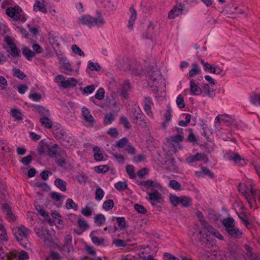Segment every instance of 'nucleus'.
<instances>
[{
  "instance_id": "1",
  "label": "nucleus",
  "mask_w": 260,
  "mask_h": 260,
  "mask_svg": "<svg viewBox=\"0 0 260 260\" xmlns=\"http://www.w3.org/2000/svg\"><path fill=\"white\" fill-rule=\"evenodd\" d=\"M220 125H224L231 129H239L240 127L235 122L232 116L226 114H219L215 119V126L219 128Z\"/></svg>"
},
{
  "instance_id": "2",
  "label": "nucleus",
  "mask_w": 260,
  "mask_h": 260,
  "mask_svg": "<svg viewBox=\"0 0 260 260\" xmlns=\"http://www.w3.org/2000/svg\"><path fill=\"white\" fill-rule=\"evenodd\" d=\"M222 224L228 234L233 238L240 239L243 235L241 231L235 226L234 220L227 217L223 220Z\"/></svg>"
},
{
  "instance_id": "3",
  "label": "nucleus",
  "mask_w": 260,
  "mask_h": 260,
  "mask_svg": "<svg viewBox=\"0 0 260 260\" xmlns=\"http://www.w3.org/2000/svg\"><path fill=\"white\" fill-rule=\"evenodd\" d=\"M78 23L86 25L91 27L95 25L101 26L104 23V21L101 17L94 18L90 15H84L79 19Z\"/></svg>"
},
{
  "instance_id": "4",
  "label": "nucleus",
  "mask_w": 260,
  "mask_h": 260,
  "mask_svg": "<svg viewBox=\"0 0 260 260\" xmlns=\"http://www.w3.org/2000/svg\"><path fill=\"white\" fill-rule=\"evenodd\" d=\"M6 14L8 16L13 18L14 20L24 22L26 20L25 14L22 12V10L18 6L8 8L6 10Z\"/></svg>"
},
{
  "instance_id": "5",
  "label": "nucleus",
  "mask_w": 260,
  "mask_h": 260,
  "mask_svg": "<svg viewBox=\"0 0 260 260\" xmlns=\"http://www.w3.org/2000/svg\"><path fill=\"white\" fill-rule=\"evenodd\" d=\"M34 231L38 237L43 240L45 246L47 247H51L52 245V237L48 230L41 227V228H35Z\"/></svg>"
},
{
  "instance_id": "6",
  "label": "nucleus",
  "mask_w": 260,
  "mask_h": 260,
  "mask_svg": "<svg viewBox=\"0 0 260 260\" xmlns=\"http://www.w3.org/2000/svg\"><path fill=\"white\" fill-rule=\"evenodd\" d=\"M204 229L202 231L199 230L200 241L203 243H210L212 240V237L214 234V230L212 226L207 224L203 226Z\"/></svg>"
},
{
  "instance_id": "7",
  "label": "nucleus",
  "mask_w": 260,
  "mask_h": 260,
  "mask_svg": "<svg viewBox=\"0 0 260 260\" xmlns=\"http://www.w3.org/2000/svg\"><path fill=\"white\" fill-rule=\"evenodd\" d=\"M133 118V122L144 128L147 126L148 119L139 108L132 111Z\"/></svg>"
},
{
  "instance_id": "8",
  "label": "nucleus",
  "mask_w": 260,
  "mask_h": 260,
  "mask_svg": "<svg viewBox=\"0 0 260 260\" xmlns=\"http://www.w3.org/2000/svg\"><path fill=\"white\" fill-rule=\"evenodd\" d=\"M14 235L17 241H18L21 245H23L21 241L24 239H26L29 234V230L23 225H20L16 227L13 229Z\"/></svg>"
},
{
  "instance_id": "9",
  "label": "nucleus",
  "mask_w": 260,
  "mask_h": 260,
  "mask_svg": "<svg viewBox=\"0 0 260 260\" xmlns=\"http://www.w3.org/2000/svg\"><path fill=\"white\" fill-rule=\"evenodd\" d=\"M5 41L9 45L10 52L13 57H16L20 56V50L17 47L16 44L13 42L12 38L9 36L5 37Z\"/></svg>"
},
{
  "instance_id": "10",
  "label": "nucleus",
  "mask_w": 260,
  "mask_h": 260,
  "mask_svg": "<svg viewBox=\"0 0 260 260\" xmlns=\"http://www.w3.org/2000/svg\"><path fill=\"white\" fill-rule=\"evenodd\" d=\"M184 9V5L179 3L173 7V8L169 12L168 18L172 19L176 17L181 15L182 11Z\"/></svg>"
},
{
  "instance_id": "11",
  "label": "nucleus",
  "mask_w": 260,
  "mask_h": 260,
  "mask_svg": "<svg viewBox=\"0 0 260 260\" xmlns=\"http://www.w3.org/2000/svg\"><path fill=\"white\" fill-rule=\"evenodd\" d=\"M149 77L150 78L149 80V84L152 83L153 86H157L159 81L162 80L160 71L159 70L153 71L149 72Z\"/></svg>"
},
{
  "instance_id": "12",
  "label": "nucleus",
  "mask_w": 260,
  "mask_h": 260,
  "mask_svg": "<svg viewBox=\"0 0 260 260\" xmlns=\"http://www.w3.org/2000/svg\"><path fill=\"white\" fill-rule=\"evenodd\" d=\"M144 110L147 115L152 117L153 113L151 111V107L154 104L152 99L150 96H145L143 100Z\"/></svg>"
},
{
  "instance_id": "13",
  "label": "nucleus",
  "mask_w": 260,
  "mask_h": 260,
  "mask_svg": "<svg viewBox=\"0 0 260 260\" xmlns=\"http://www.w3.org/2000/svg\"><path fill=\"white\" fill-rule=\"evenodd\" d=\"M59 59L60 61H62V64L59 67V68L62 70L61 72L68 75H71L73 72L71 65L69 62H66L67 60L66 58L59 57Z\"/></svg>"
},
{
  "instance_id": "14",
  "label": "nucleus",
  "mask_w": 260,
  "mask_h": 260,
  "mask_svg": "<svg viewBox=\"0 0 260 260\" xmlns=\"http://www.w3.org/2000/svg\"><path fill=\"white\" fill-rule=\"evenodd\" d=\"M66 153L63 150H60L56 155L54 158H55V162L59 167H63L66 165Z\"/></svg>"
},
{
  "instance_id": "15",
  "label": "nucleus",
  "mask_w": 260,
  "mask_h": 260,
  "mask_svg": "<svg viewBox=\"0 0 260 260\" xmlns=\"http://www.w3.org/2000/svg\"><path fill=\"white\" fill-rule=\"evenodd\" d=\"M72 237L70 235H67L64 237V244L62 245L61 250L69 253L73 249L72 245Z\"/></svg>"
},
{
  "instance_id": "16",
  "label": "nucleus",
  "mask_w": 260,
  "mask_h": 260,
  "mask_svg": "<svg viewBox=\"0 0 260 260\" xmlns=\"http://www.w3.org/2000/svg\"><path fill=\"white\" fill-rule=\"evenodd\" d=\"M78 83L77 80L74 78H69L67 80L61 81L59 85L64 88L75 87Z\"/></svg>"
},
{
  "instance_id": "17",
  "label": "nucleus",
  "mask_w": 260,
  "mask_h": 260,
  "mask_svg": "<svg viewBox=\"0 0 260 260\" xmlns=\"http://www.w3.org/2000/svg\"><path fill=\"white\" fill-rule=\"evenodd\" d=\"M2 209L4 212H6L7 218L9 221H14L16 220V217L14 215L11 208L7 203L2 205Z\"/></svg>"
},
{
  "instance_id": "18",
  "label": "nucleus",
  "mask_w": 260,
  "mask_h": 260,
  "mask_svg": "<svg viewBox=\"0 0 260 260\" xmlns=\"http://www.w3.org/2000/svg\"><path fill=\"white\" fill-rule=\"evenodd\" d=\"M183 140V136L181 134H177L167 138L168 143L173 146L181 142Z\"/></svg>"
},
{
  "instance_id": "19",
  "label": "nucleus",
  "mask_w": 260,
  "mask_h": 260,
  "mask_svg": "<svg viewBox=\"0 0 260 260\" xmlns=\"http://www.w3.org/2000/svg\"><path fill=\"white\" fill-rule=\"evenodd\" d=\"M189 84L190 94L198 95L202 93V89L198 86L193 79L190 80Z\"/></svg>"
},
{
  "instance_id": "20",
  "label": "nucleus",
  "mask_w": 260,
  "mask_h": 260,
  "mask_svg": "<svg viewBox=\"0 0 260 260\" xmlns=\"http://www.w3.org/2000/svg\"><path fill=\"white\" fill-rule=\"evenodd\" d=\"M129 12L131 13V16L127 24V27L129 29H132L133 28L135 20L137 18V14L136 11L133 7H131L129 8Z\"/></svg>"
},
{
  "instance_id": "21",
  "label": "nucleus",
  "mask_w": 260,
  "mask_h": 260,
  "mask_svg": "<svg viewBox=\"0 0 260 260\" xmlns=\"http://www.w3.org/2000/svg\"><path fill=\"white\" fill-rule=\"evenodd\" d=\"M229 159L233 160L237 163H238L241 166H245L247 164V160L241 157L240 155L238 153H233L229 156Z\"/></svg>"
},
{
  "instance_id": "22",
  "label": "nucleus",
  "mask_w": 260,
  "mask_h": 260,
  "mask_svg": "<svg viewBox=\"0 0 260 260\" xmlns=\"http://www.w3.org/2000/svg\"><path fill=\"white\" fill-rule=\"evenodd\" d=\"M32 110L44 116H47L49 114V111L45 107L38 105H34L32 106Z\"/></svg>"
},
{
  "instance_id": "23",
  "label": "nucleus",
  "mask_w": 260,
  "mask_h": 260,
  "mask_svg": "<svg viewBox=\"0 0 260 260\" xmlns=\"http://www.w3.org/2000/svg\"><path fill=\"white\" fill-rule=\"evenodd\" d=\"M139 184L141 186H146L147 187H155V188H159V187H161L160 184L159 183H158V182H157L155 181L150 180L141 181Z\"/></svg>"
},
{
  "instance_id": "24",
  "label": "nucleus",
  "mask_w": 260,
  "mask_h": 260,
  "mask_svg": "<svg viewBox=\"0 0 260 260\" xmlns=\"http://www.w3.org/2000/svg\"><path fill=\"white\" fill-rule=\"evenodd\" d=\"M58 145L57 144H53L52 146L48 145V154L51 157L54 158L58 155L59 151H58Z\"/></svg>"
},
{
  "instance_id": "25",
  "label": "nucleus",
  "mask_w": 260,
  "mask_h": 260,
  "mask_svg": "<svg viewBox=\"0 0 260 260\" xmlns=\"http://www.w3.org/2000/svg\"><path fill=\"white\" fill-rule=\"evenodd\" d=\"M191 67V69L189 72V76L190 77H193L196 75L201 73V70L196 62L192 63Z\"/></svg>"
},
{
  "instance_id": "26",
  "label": "nucleus",
  "mask_w": 260,
  "mask_h": 260,
  "mask_svg": "<svg viewBox=\"0 0 260 260\" xmlns=\"http://www.w3.org/2000/svg\"><path fill=\"white\" fill-rule=\"evenodd\" d=\"M131 85L128 81H125L121 87V95L124 98H126L129 91H131Z\"/></svg>"
},
{
  "instance_id": "27",
  "label": "nucleus",
  "mask_w": 260,
  "mask_h": 260,
  "mask_svg": "<svg viewBox=\"0 0 260 260\" xmlns=\"http://www.w3.org/2000/svg\"><path fill=\"white\" fill-rule=\"evenodd\" d=\"M149 199L151 201L160 203L161 199V194L158 191L155 190L153 192L149 193Z\"/></svg>"
},
{
  "instance_id": "28",
  "label": "nucleus",
  "mask_w": 260,
  "mask_h": 260,
  "mask_svg": "<svg viewBox=\"0 0 260 260\" xmlns=\"http://www.w3.org/2000/svg\"><path fill=\"white\" fill-rule=\"evenodd\" d=\"M34 10L36 12L39 11L44 13H47V10L43 2H41L39 1H37L35 3Z\"/></svg>"
},
{
  "instance_id": "29",
  "label": "nucleus",
  "mask_w": 260,
  "mask_h": 260,
  "mask_svg": "<svg viewBox=\"0 0 260 260\" xmlns=\"http://www.w3.org/2000/svg\"><path fill=\"white\" fill-rule=\"evenodd\" d=\"M82 115L85 120L88 122H92L93 121L94 118L93 116L90 114L89 110L83 107L82 108Z\"/></svg>"
},
{
  "instance_id": "30",
  "label": "nucleus",
  "mask_w": 260,
  "mask_h": 260,
  "mask_svg": "<svg viewBox=\"0 0 260 260\" xmlns=\"http://www.w3.org/2000/svg\"><path fill=\"white\" fill-rule=\"evenodd\" d=\"M94 157L96 161H101L103 159L104 156L100 149L98 147H94L93 149Z\"/></svg>"
},
{
  "instance_id": "31",
  "label": "nucleus",
  "mask_w": 260,
  "mask_h": 260,
  "mask_svg": "<svg viewBox=\"0 0 260 260\" xmlns=\"http://www.w3.org/2000/svg\"><path fill=\"white\" fill-rule=\"evenodd\" d=\"M172 109L171 108V107L168 105L167 106V110H166V111L165 112V113L164 114V117L165 118V121L163 123V124L164 125V126L167 124H168V122L169 121H170L171 118H172V115H171V113H172Z\"/></svg>"
},
{
  "instance_id": "32",
  "label": "nucleus",
  "mask_w": 260,
  "mask_h": 260,
  "mask_svg": "<svg viewBox=\"0 0 260 260\" xmlns=\"http://www.w3.org/2000/svg\"><path fill=\"white\" fill-rule=\"evenodd\" d=\"M22 53L29 60H31L32 57L35 56V53L27 47L23 48Z\"/></svg>"
},
{
  "instance_id": "33",
  "label": "nucleus",
  "mask_w": 260,
  "mask_h": 260,
  "mask_svg": "<svg viewBox=\"0 0 260 260\" xmlns=\"http://www.w3.org/2000/svg\"><path fill=\"white\" fill-rule=\"evenodd\" d=\"M55 185L62 191H65L67 189L66 182L59 178L56 179Z\"/></svg>"
},
{
  "instance_id": "34",
  "label": "nucleus",
  "mask_w": 260,
  "mask_h": 260,
  "mask_svg": "<svg viewBox=\"0 0 260 260\" xmlns=\"http://www.w3.org/2000/svg\"><path fill=\"white\" fill-rule=\"evenodd\" d=\"M12 71L13 76L19 79L23 80L26 77V75L19 69L13 68Z\"/></svg>"
},
{
  "instance_id": "35",
  "label": "nucleus",
  "mask_w": 260,
  "mask_h": 260,
  "mask_svg": "<svg viewBox=\"0 0 260 260\" xmlns=\"http://www.w3.org/2000/svg\"><path fill=\"white\" fill-rule=\"evenodd\" d=\"M250 102L255 105H260V92H253L250 96Z\"/></svg>"
},
{
  "instance_id": "36",
  "label": "nucleus",
  "mask_w": 260,
  "mask_h": 260,
  "mask_svg": "<svg viewBox=\"0 0 260 260\" xmlns=\"http://www.w3.org/2000/svg\"><path fill=\"white\" fill-rule=\"evenodd\" d=\"M41 124L45 126L46 128H50L53 125L52 121L48 118L44 116L40 119Z\"/></svg>"
},
{
  "instance_id": "37",
  "label": "nucleus",
  "mask_w": 260,
  "mask_h": 260,
  "mask_svg": "<svg viewBox=\"0 0 260 260\" xmlns=\"http://www.w3.org/2000/svg\"><path fill=\"white\" fill-rule=\"evenodd\" d=\"M180 204L184 207H189L191 204V199L188 197H181Z\"/></svg>"
},
{
  "instance_id": "38",
  "label": "nucleus",
  "mask_w": 260,
  "mask_h": 260,
  "mask_svg": "<svg viewBox=\"0 0 260 260\" xmlns=\"http://www.w3.org/2000/svg\"><path fill=\"white\" fill-rule=\"evenodd\" d=\"M106 221L105 216L102 214H99L95 217L94 222L98 225L101 226Z\"/></svg>"
},
{
  "instance_id": "39",
  "label": "nucleus",
  "mask_w": 260,
  "mask_h": 260,
  "mask_svg": "<svg viewBox=\"0 0 260 260\" xmlns=\"http://www.w3.org/2000/svg\"><path fill=\"white\" fill-rule=\"evenodd\" d=\"M114 186L119 191L124 190L127 189V184L126 182L119 181L115 184Z\"/></svg>"
},
{
  "instance_id": "40",
  "label": "nucleus",
  "mask_w": 260,
  "mask_h": 260,
  "mask_svg": "<svg viewBox=\"0 0 260 260\" xmlns=\"http://www.w3.org/2000/svg\"><path fill=\"white\" fill-rule=\"evenodd\" d=\"M114 119V115L111 113L106 114L104 119V123L107 125L110 124Z\"/></svg>"
},
{
  "instance_id": "41",
  "label": "nucleus",
  "mask_w": 260,
  "mask_h": 260,
  "mask_svg": "<svg viewBox=\"0 0 260 260\" xmlns=\"http://www.w3.org/2000/svg\"><path fill=\"white\" fill-rule=\"evenodd\" d=\"M48 145H49L47 143L41 141L39 144V147L38 149L39 154L41 155L44 153L46 150H48Z\"/></svg>"
},
{
  "instance_id": "42",
  "label": "nucleus",
  "mask_w": 260,
  "mask_h": 260,
  "mask_svg": "<svg viewBox=\"0 0 260 260\" xmlns=\"http://www.w3.org/2000/svg\"><path fill=\"white\" fill-rule=\"evenodd\" d=\"M79 227L83 231H85L88 229L89 225L86 221L83 218H80L78 221Z\"/></svg>"
},
{
  "instance_id": "43",
  "label": "nucleus",
  "mask_w": 260,
  "mask_h": 260,
  "mask_svg": "<svg viewBox=\"0 0 260 260\" xmlns=\"http://www.w3.org/2000/svg\"><path fill=\"white\" fill-rule=\"evenodd\" d=\"M11 113L13 117L16 120H19L22 119V114L19 110L16 109H12L11 110Z\"/></svg>"
},
{
  "instance_id": "44",
  "label": "nucleus",
  "mask_w": 260,
  "mask_h": 260,
  "mask_svg": "<svg viewBox=\"0 0 260 260\" xmlns=\"http://www.w3.org/2000/svg\"><path fill=\"white\" fill-rule=\"evenodd\" d=\"M105 97V90L104 88H100L96 92L94 95V98L102 100L104 99Z\"/></svg>"
},
{
  "instance_id": "45",
  "label": "nucleus",
  "mask_w": 260,
  "mask_h": 260,
  "mask_svg": "<svg viewBox=\"0 0 260 260\" xmlns=\"http://www.w3.org/2000/svg\"><path fill=\"white\" fill-rule=\"evenodd\" d=\"M88 68L90 69L91 71H99L101 69V67L97 62L93 63V62L89 61Z\"/></svg>"
},
{
  "instance_id": "46",
  "label": "nucleus",
  "mask_w": 260,
  "mask_h": 260,
  "mask_svg": "<svg viewBox=\"0 0 260 260\" xmlns=\"http://www.w3.org/2000/svg\"><path fill=\"white\" fill-rule=\"evenodd\" d=\"M114 206V202L112 200H108L104 202L103 204V208L108 211L112 209Z\"/></svg>"
},
{
  "instance_id": "47",
  "label": "nucleus",
  "mask_w": 260,
  "mask_h": 260,
  "mask_svg": "<svg viewBox=\"0 0 260 260\" xmlns=\"http://www.w3.org/2000/svg\"><path fill=\"white\" fill-rule=\"evenodd\" d=\"M181 197H178L175 195L171 194L170 196V199L171 204L175 207L180 204Z\"/></svg>"
},
{
  "instance_id": "48",
  "label": "nucleus",
  "mask_w": 260,
  "mask_h": 260,
  "mask_svg": "<svg viewBox=\"0 0 260 260\" xmlns=\"http://www.w3.org/2000/svg\"><path fill=\"white\" fill-rule=\"evenodd\" d=\"M104 192L102 188L98 187L95 190V199L98 201H100L103 198Z\"/></svg>"
},
{
  "instance_id": "49",
  "label": "nucleus",
  "mask_w": 260,
  "mask_h": 260,
  "mask_svg": "<svg viewBox=\"0 0 260 260\" xmlns=\"http://www.w3.org/2000/svg\"><path fill=\"white\" fill-rule=\"evenodd\" d=\"M66 208L68 209H74L75 210H77V205L75 204L72 199H69L67 201Z\"/></svg>"
},
{
  "instance_id": "50",
  "label": "nucleus",
  "mask_w": 260,
  "mask_h": 260,
  "mask_svg": "<svg viewBox=\"0 0 260 260\" xmlns=\"http://www.w3.org/2000/svg\"><path fill=\"white\" fill-rule=\"evenodd\" d=\"M92 233H91L90 236H91L92 242L98 245H102L105 241V240L103 238H99L95 236H92Z\"/></svg>"
},
{
  "instance_id": "51",
  "label": "nucleus",
  "mask_w": 260,
  "mask_h": 260,
  "mask_svg": "<svg viewBox=\"0 0 260 260\" xmlns=\"http://www.w3.org/2000/svg\"><path fill=\"white\" fill-rule=\"evenodd\" d=\"M176 103L178 106V107L182 109L185 107V103L184 102V99L182 95L179 94L176 100Z\"/></svg>"
},
{
  "instance_id": "52",
  "label": "nucleus",
  "mask_w": 260,
  "mask_h": 260,
  "mask_svg": "<svg viewBox=\"0 0 260 260\" xmlns=\"http://www.w3.org/2000/svg\"><path fill=\"white\" fill-rule=\"evenodd\" d=\"M170 186L175 190H180L181 188L180 184L175 180H172L169 183Z\"/></svg>"
},
{
  "instance_id": "53",
  "label": "nucleus",
  "mask_w": 260,
  "mask_h": 260,
  "mask_svg": "<svg viewBox=\"0 0 260 260\" xmlns=\"http://www.w3.org/2000/svg\"><path fill=\"white\" fill-rule=\"evenodd\" d=\"M126 173L128 174L131 178H135L136 177L135 174L134 172V167L132 165H127L126 167Z\"/></svg>"
},
{
  "instance_id": "54",
  "label": "nucleus",
  "mask_w": 260,
  "mask_h": 260,
  "mask_svg": "<svg viewBox=\"0 0 260 260\" xmlns=\"http://www.w3.org/2000/svg\"><path fill=\"white\" fill-rule=\"evenodd\" d=\"M72 49L74 53L78 54L80 56H84V52L81 50V49L76 45H73L72 46Z\"/></svg>"
},
{
  "instance_id": "55",
  "label": "nucleus",
  "mask_w": 260,
  "mask_h": 260,
  "mask_svg": "<svg viewBox=\"0 0 260 260\" xmlns=\"http://www.w3.org/2000/svg\"><path fill=\"white\" fill-rule=\"evenodd\" d=\"M135 209L139 213L145 214L147 210L142 205L136 204L134 205Z\"/></svg>"
},
{
  "instance_id": "56",
  "label": "nucleus",
  "mask_w": 260,
  "mask_h": 260,
  "mask_svg": "<svg viewBox=\"0 0 260 260\" xmlns=\"http://www.w3.org/2000/svg\"><path fill=\"white\" fill-rule=\"evenodd\" d=\"M120 123L123 125L125 128L129 129L131 127V124L126 117L120 118Z\"/></svg>"
},
{
  "instance_id": "57",
  "label": "nucleus",
  "mask_w": 260,
  "mask_h": 260,
  "mask_svg": "<svg viewBox=\"0 0 260 260\" xmlns=\"http://www.w3.org/2000/svg\"><path fill=\"white\" fill-rule=\"evenodd\" d=\"M109 168L106 165H101L95 167V171L98 173H105L108 171Z\"/></svg>"
},
{
  "instance_id": "58",
  "label": "nucleus",
  "mask_w": 260,
  "mask_h": 260,
  "mask_svg": "<svg viewBox=\"0 0 260 260\" xmlns=\"http://www.w3.org/2000/svg\"><path fill=\"white\" fill-rule=\"evenodd\" d=\"M117 222L118 223V224L120 228V229H123L125 228L126 226V223H125V220L124 217H117L116 218Z\"/></svg>"
},
{
  "instance_id": "59",
  "label": "nucleus",
  "mask_w": 260,
  "mask_h": 260,
  "mask_svg": "<svg viewBox=\"0 0 260 260\" xmlns=\"http://www.w3.org/2000/svg\"><path fill=\"white\" fill-rule=\"evenodd\" d=\"M113 243L118 247H125L127 246L125 241L121 239L114 240Z\"/></svg>"
},
{
  "instance_id": "60",
  "label": "nucleus",
  "mask_w": 260,
  "mask_h": 260,
  "mask_svg": "<svg viewBox=\"0 0 260 260\" xmlns=\"http://www.w3.org/2000/svg\"><path fill=\"white\" fill-rule=\"evenodd\" d=\"M191 116L189 114H187L185 117V120H180L179 121V125L181 126H186L190 121Z\"/></svg>"
},
{
  "instance_id": "61",
  "label": "nucleus",
  "mask_w": 260,
  "mask_h": 260,
  "mask_svg": "<svg viewBox=\"0 0 260 260\" xmlns=\"http://www.w3.org/2000/svg\"><path fill=\"white\" fill-rule=\"evenodd\" d=\"M210 72L216 75H221L223 73V70L218 66H213Z\"/></svg>"
},
{
  "instance_id": "62",
  "label": "nucleus",
  "mask_w": 260,
  "mask_h": 260,
  "mask_svg": "<svg viewBox=\"0 0 260 260\" xmlns=\"http://www.w3.org/2000/svg\"><path fill=\"white\" fill-rule=\"evenodd\" d=\"M29 98L34 101L39 102L41 100L42 98V95L40 93H33L29 95Z\"/></svg>"
},
{
  "instance_id": "63",
  "label": "nucleus",
  "mask_w": 260,
  "mask_h": 260,
  "mask_svg": "<svg viewBox=\"0 0 260 260\" xmlns=\"http://www.w3.org/2000/svg\"><path fill=\"white\" fill-rule=\"evenodd\" d=\"M128 142V140L125 138H123L119 140L116 143V147L118 148H122L125 145H126V144Z\"/></svg>"
},
{
  "instance_id": "64",
  "label": "nucleus",
  "mask_w": 260,
  "mask_h": 260,
  "mask_svg": "<svg viewBox=\"0 0 260 260\" xmlns=\"http://www.w3.org/2000/svg\"><path fill=\"white\" fill-rule=\"evenodd\" d=\"M32 159L31 155H28L23 157L21 159V162L24 166H27L31 162Z\"/></svg>"
}]
</instances>
